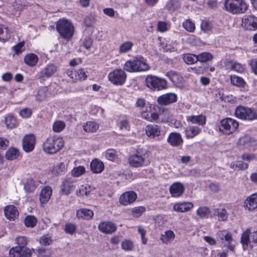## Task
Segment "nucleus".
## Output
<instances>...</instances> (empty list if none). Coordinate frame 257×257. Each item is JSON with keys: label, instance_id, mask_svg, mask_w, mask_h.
I'll list each match as a JSON object with an SVG mask.
<instances>
[{"label": "nucleus", "instance_id": "61", "mask_svg": "<svg viewBox=\"0 0 257 257\" xmlns=\"http://www.w3.org/2000/svg\"><path fill=\"white\" fill-rule=\"evenodd\" d=\"M65 230L67 233L72 234L76 231V226L73 223H67L65 225Z\"/></svg>", "mask_w": 257, "mask_h": 257}, {"label": "nucleus", "instance_id": "62", "mask_svg": "<svg viewBox=\"0 0 257 257\" xmlns=\"http://www.w3.org/2000/svg\"><path fill=\"white\" fill-rule=\"evenodd\" d=\"M250 247L252 248L257 245V231H253L250 234Z\"/></svg>", "mask_w": 257, "mask_h": 257}, {"label": "nucleus", "instance_id": "13", "mask_svg": "<svg viewBox=\"0 0 257 257\" xmlns=\"http://www.w3.org/2000/svg\"><path fill=\"white\" fill-rule=\"evenodd\" d=\"M36 138L33 134L27 135L23 139V149L27 153L31 152L34 150Z\"/></svg>", "mask_w": 257, "mask_h": 257}, {"label": "nucleus", "instance_id": "12", "mask_svg": "<svg viewBox=\"0 0 257 257\" xmlns=\"http://www.w3.org/2000/svg\"><path fill=\"white\" fill-rule=\"evenodd\" d=\"M32 254V250L26 247H14L9 251L10 257H31Z\"/></svg>", "mask_w": 257, "mask_h": 257}, {"label": "nucleus", "instance_id": "37", "mask_svg": "<svg viewBox=\"0 0 257 257\" xmlns=\"http://www.w3.org/2000/svg\"><path fill=\"white\" fill-rule=\"evenodd\" d=\"M175 237V234L172 230H169L166 231L164 234H162L161 237V240L165 244H168L173 241Z\"/></svg>", "mask_w": 257, "mask_h": 257}, {"label": "nucleus", "instance_id": "23", "mask_svg": "<svg viewBox=\"0 0 257 257\" xmlns=\"http://www.w3.org/2000/svg\"><path fill=\"white\" fill-rule=\"evenodd\" d=\"M187 139H193L201 132V129L197 126L188 125L184 130Z\"/></svg>", "mask_w": 257, "mask_h": 257}, {"label": "nucleus", "instance_id": "18", "mask_svg": "<svg viewBox=\"0 0 257 257\" xmlns=\"http://www.w3.org/2000/svg\"><path fill=\"white\" fill-rule=\"evenodd\" d=\"M4 215L10 221H15L19 217V213L17 208L12 205H7L4 208Z\"/></svg>", "mask_w": 257, "mask_h": 257}, {"label": "nucleus", "instance_id": "27", "mask_svg": "<svg viewBox=\"0 0 257 257\" xmlns=\"http://www.w3.org/2000/svg\"><path fill=\"white\" fill-rule=\"evenodd\" d=\"M193 206L191 202H181L175 204L173 206V209L177 212H185L192 208Z\"/></svg>", "mask_w": 257, "mask_h": 257}, {"label": "nucleus", "instance_id": "50", "mask_svg": "<svg viewBox=\"0 0 257 257\" xmlns=\"http://www.w3.org/2000/svg\"><path fill=\"white\" fill-rule=\"evenodd\" d=\"M75 80H84L87 77V75L84 69L81 68L76 71Z\"/></svg>", "mask_w": 257, "mask_h": 257}, {"label": "nucleus", "instance_id": "29", "mask_svg": "<svg viewBox=\"0 0 257 257\" xmlns=\"http://www.w3.org/2000/svg\"><path fill=\"white\" fill-rule=\"evenodd\" d=\"M250 229L247 228L243 232L241 235L240 242L244 250H245L249 245L250 247Z\"/></svg>", "mask_w": 257, "mask_h": 257}, {"label": "nucleus", "instance_id": "51", "mask_svg": "<svg viewBox=\"0 0 257 257\" xmlns=\"http://www.w3.org/2000/svg\"><path fill=\"white\" fill-rule=\"evenodd\" d=\"M121 247L125 251L132 250L134 247V243L130 240H124L121 242Z\"/></svg>", "mask_w": 257, "mask_h": 257}, {"label": "nucleus", "instance_id": "7", "mask_svg": "<svg viewBox=\"0 0 257 257\" xmlns=\"http://www.w3.org/2000/svg\"><path fill=\"white\" fill-rule=\"evenodd\" d=\"M239 123L237 121L232 118L226 117L220 121L219 130L220 132L226 135L233 133L238 127Z\"/></svg>", "mask_w": 257, "mask_h": 257}, {"label": "nucleus", "instance_id": "40", "mask_svg": "<svg viewBox=\"0 0 257 257\" xmlns=\"http://www.w3.org/2000/svg\"><path fill=\"white\" fill-rule=\"evenodd\" d=\"M5 122L8 128H13L17 125L16 118L11 114H9L5 117Z\"/></svg>", "mask_w": 257, "mask_h": 257}, {"label": "nucleus", "instance_id": "6", "mask_svg": "<svg viewBox=\"0 0 257 257\" xmlns=\"http://www.w3.org/2000/svg\"><path fill=\"white\" fill-rule=\"evenodd\" d=\"M234 115L236 117L245 120L257 119V112L254 109L243 106H238L236 108Z\"/></svg>", "mask_w": 257, "mask_h": 257}, {"label": "nucleus", "instance_id": "19", "mask_svg": "<svg viewBox=\"0 0 257 257\" xmlns=\"http://www.w3.org/2000/svg\"><path fill=\"white\" fill-rule=\"evenodd\" d=\"M137 195L134 191H128L123 193L119 197L120 203L123 205L133 203L137 199Z\"/></svg>", "mask_w": 257, "mask_h": 257}, {"label": "nucleus", "instance_id": "41", "mask_svg": "<svg viewBox=\"0 0 257 257\" xmlns=\"http://www.w3.org/2000/svg\"><path fill=\"white\" fill-rule=\"evenodd\" d=\"M37 223V218L33 215L27 216L24 220L25 225L28 227H34L36 225Z\"/></svg>", "mask_w": 257, "mask_h": 257}, {"label": "nucleus", "instance_id": "4", "mask_svg": "<svg viewBox=\"0 0 257 257\" xmlns=\"http://www.w3.org/2000/svg\"><path fill=\"white\" fill-rule=\"evenodd\" d=\"M56 29L60 35L65 39H70L74 34V27L69 21L62 19L57 23Z\"/></svg>", "mask_w": 257, "mask_h": 257}, {"label": "nucleus", "instance_id": "10", "mask_svg": "<svg viewBox=\"0 0 257 257\" xmlns=\"http://www.w3.org/2000/svg\"><path fill=\"white\" fill-rule=\"evenodd\" d=\"M110 82L115 85H122L125 82L126 74L121 69H115L108 74Z\"/></svg>", "mask_w": 257, "mask_h": 257}, {"label": "nucleus", "instance_id": "9", "mask_svg": "<svg viewBox=\"0 0 257 257\" xmlns=\"http://www.w3.org/2000/svg\"><path fill=\"white\" fill-rule=\"evenodd\" d=\"M165 75L175 87L179 88H183L185 87L186 82L181 73L171 70L166 72Z\"/></svg>", "mask_w": 257, "mask_h": 257}, {"label": "nucleus", "instance_id": "36", "mask_svg": "<svg viewBox=\"0 0 257 257\" xmlns=\"http://www.w3.org/2000/svg\"><path fill=\"white\" fill-rule=\"evenodd\" d=\"M213 216H217L219 221H225L228 218V214L224 208H216L213 211Z\"/></svg>", "mask_w": 257, "mask_h": 257}, {"label": "nucleus", "instance_id": "38", "mask_svg": "<svg viewBox=\"0 0 257 257\" xmlns=\"http://www.w3.org/2000/svg\"><path fill=\"white\" fill-rule=\"evenodd\" d=\"M20 155V152L18 149L15 148H10L6 152V158L7 160H13L17 159Z\"/></svg>", "mask_w": 257, "mask_h": 257}, {"label": "nucleus", "instance_id": "20", "mask_svg": "<svg viewBox=\"0 0 257 257\" xmlns=\"http://www.w3.org/2000/svg\"><path fill=\"white\" fill-rule=\"evenodd\" d=\"M170 193L172 196L178 197L181 196L184 192L185 188L183 184L180 182L174 183L169 188Z\"/></svg>", "mask_w": 257, "mask_h": 257}, {"label": "nucleus", "instance_id": "39", "mask_svg": "<svg viewBox=\"0 0 257 257\" xmlns=\"http://www.w3.org/2000/svg\"><path fill=\"white\" fill-rule=\"evenodd\" d=\"M83 127L84 131L86 132L93 133L98 128V125L95 122L89 121L84 124Z\"/></svg>", "mask_w": 257, "mask_h": 257}, {"label": "nucleus", "instance_id": "52", "mask_svg": "<svg viewBox=\"0 0 257 257\" xmlns=\"http://www.w3.org/2000/svg\"><path fill=\"white\" fill-rule=\"evenodd\" d=\"M90 186L87 188L86 186L82 185L78 190H76V194L78 196H88L90 192Z\"/></svg>", "mask_w": 257, "mask_h": 257}, {"label": "nucleus", "instance_id": "14", "mask_svg": "<svg viewBox=\"0 0 257 257\" xmlns=\"http://www.w3.org/2000/svg\"><path fill=\"white\" fill-rule=\"evenodd\" d=\"M256 141L252 137L248 135H245L240 137L237 142V145L240 149H249L255 146Z\"/></svg>", "mask_w": 257, "mask_h": 257}, {"label": "nucleus", "instance_id": "42", "mask_svg": "<svg viewBox=\"0 0 257 257\" xmlns=\"http://www.w3.org/2000/svg\"><path fill=\"white\" fill-rule=\"evenodd\" d=\"M230 80L232 84L238 87H243L245 83L244 80L241 77L235 75L230 76Z\"/></svg>", "mask_w": 257, "mask_h": 257}, {"label": "nucleus", "instance_id": "32", "mask_svg": "<svg viewBox=\"0 0 257 257\" xmlns=\"http://www.w3.org/2000/svg\"><path fill=\"white\" fill-rule=\"evenodd\" d=\"M49 94L48 88L46 86L40 87L35 95L36 100L38 101H43L46 99Z\"/></svg>", "mask_w": 257, "mask_h": 257}, {"label": "nucleus", "instance_id": "60", "mask_svg": "<svg viewBox=\"0 0 257 257\" xmlns=\"http://www.w3.org/2000/svg\"><path fill=\"white\" fill-rule=\"evenodd\" d=\"M38 253L41 257H50L52 254V252L50 249L44 248H39Z\"/></svg>", "mask_w": 257, "mask_h": 257}, {"label": "nucleus", "instance_id": "54", "mask_svg": "<svg viewBox=\"0 0 257 257\" xmlns=\"http://www.w3.org/2000/svg\"><path fill=\"white\" fill-rule=\"evenodd\" d=\"M145 211V207L143 206H138L133 208L132 210V212L134 217L138 218L141 216L142 213H143Z\"/></svg>", "mask_w": 257, "mask_h": 257}, {"label": "nucleus", "instance_id": "53", "mask_svg": "<svg viewBox=\"0 0 257 257\" xmlns=\"http://www.w3.org/2000/svg\"><path fill=\"white\" fill-rule=\"evenodd\" d=\"M85 172V169L83 166H78L74 168L72 170V175L73 176L77 177L84 174Z\"/></svg>", "mask_w": 257, "mask_h": 257}, {"label": "nucleus", "instance_id": "31", "mask_svg": "<svg viewBox=\"0 0 257 257\" xmlns=\"http://www.w3.org/2000/svg\"><path fill=\"white\" fill-rule=\"evenodd\" d=\"M94 213L92 210L86 208L80 209L76 212V215L78 218L86 220L91 219Z\"/></svg>", "mask_w": 257, "mask_h": 257}, {"label": "nucleus", "instance_id": "49", "mask_svg": "<svg viewBox=\"0 0 257 257\" xmlns=\"http://www.w3.org/2000/svg\"><path fill=\"white\" fill-rule=\"evenodd\" d=\"M217 235L221 240H225L229 243L232 240L231 234L230 233L226 232L225 231H219L217 233Z\"/></svg>", "mask_w": 257, "mask_h": 257}, {"label": "nucleus", "instance_id": "56", "mask_svg": "<svg viewBox=\"0 0 257 257\" xmlns=\"http://www.w3.org/2000/svg\"><path fill=\"white\" fill-rule=\"evenodd\" d=\"M184 28L189 32H193L195 29V24L190 20H186L183 23Z\"/></svg>", "mask_w": 257, "mask_h": 257}, {"label": "nucleus", "instance_id": "26", "mask_svg": "<svg viewBox=\"0 0 257 257\" xmlns=\"http://www.w3.org/2000/svg\"><path fill=\"white\" fill-rule=\"evenodd\" d=\"M75 188L74 182L69 179H67L63 182L61 186V191L63 195H68L70 194Z\"/></svg>", "mask_w": 257, "mask_h": 257}, {"label": "nucleus", "instance_id": "48", "mask_svg": "<svg viewBox=\"0 0 257 257\" xmlns=\"http://www.w3.org/2000/svg\"><path fill=\"white\" fill-rule=\"evenodd\" d=\"M133 44L130 41L124 42L119 46V52L125 53L128 52L132 48Z\"/></svg>", "mask_w": 257, "mask_h": 257}, {"label": "nucleus", "instance_id": "15", "mask_svg": "<svg viewBox=\"0 0 257 257\" xmlns=\"http://www.w3.org/2000/svg\"><path fill=\"white\" fill-rule=\"evenodd\" d=\"M242 26L246 30L257 29V18L252 16H245L242 20Z\"/></svg>", "mask_w": 257, "mask_h": 257}, {"label": "nucleus", "instance_id": "59", "mask_svg": "<svg viewBox=\"0 0 257 257\" xmlns=\"http://www.w3.org/2000/svg\"><path fill=\"white\" fill-rule=\"evenodd\" d=\"M53 240L49 235H44L40 239L41 244L44 245H49L52 243Z\"/></svg>", "mask_w": 257, "mask_h": 257}, {"label": "nucleus", "instance_id": "16", "mask_svg": "<svg viewBox=\"0 0 257 257\" xmlns=\"http://www.w3.org/2000/svg\"><path fill=\"white\" fill-rule=\"evenodd\" d=\"M98 228L103 233L111 234L116 231L117 226L111 221H102L99 224Z\"/></svg>", "mask_w": 257, "mask_h": 257}, {"label": "nucleus", "instance_id": "47", "mask_svg": "<svg viewBox=\"0 0 257 257\" xmlns=\"http://www.w3.org/2000/svg\"><path fill=\"white\" fill-rule=\"evenodd\" d=\"M96 16L94 14H90L87 16L84 19V23L86 27H93L96 22Z\"/></svg>", "mask_w": 257, "mask_h": 257}, {"label": "nucleus", "instance_id": "1", "mask_svg": "<svg viewBox=\"0 0 257 257\" xmlns=\"http://www.w3.org/2000/svg\"><path fill=\"white\" fill-rule=\"evenodd\" d=\"M123 69L130 72L146 71L150 69L146 60L141 56H138L132 60H127Z\"/></svg>", "mask_w": 257, "mask_h": 257}, {"label": "nucleus", "instance_id": "24", "mask_svg": "<svg viewBox=\"0 0 257 257\" xmlns=\"http://www.w3.org/2000/svg\"><path fill=\"white\" fill-rule=\"evenodd\" d=\"M52 189L50 186H45L41 191L40 194V201L41 204L47 203L52 195Z\"/></svg>", "mask_w": 257, "mask_h": 257}, {"label": "nucleus", "instance_id": "21", "mask_svg": "<svg viewBox=\"0 0 257 257\" xmlns=\"http://www.w3.org/2000/svg\"><path fill=\"white\" fill-rule=\"evenodd\" d=\"M244 206L248 210H253L257 208V193L247 197L244 202Z\"/></svg>", "mask_w": 257, "mask_h": 257}, {"label": "nucleus", "instance_id": "11", "mask_svg": "<svg viewBox=\"0 0 257 257\" xmlns=\"http://www.w3.org/2000/svg\"><path fill=\"white\" fill-rule=\"evenodd\" d=\"M57 66L53 64H48L43 68L38 75V79L40 82L45 81L47 79L53 76L57 72Z\"/></svg>", "mask_w": 257, "mask_h": 257}, {"label": "nucleus", "instance_id": "8", "mask_svg": "<svg viewBox=\"0 0 257 257\" xmlns=\"http://www.w3.org/2000/svg\"><path fill=\"white\" fill-rule=\"evenodd\" d=\"M147 86L154 91H159L165 89L167 82L165 79L156 76L149 75L146 78Z\"/></svg>", "mask_w": 257, "mask_h": 257}, {"label": "nucleus", "instance_id": "44", "mask_svg": "<svg viewBox=\"0 0 257 257\" xmlns=\"http://www.w3.org/2000/svg\"><path fill=\"white\" fill-rule=\"evenodd\" d=\"M183 60L189 65L193 64L198 61L197 58V55L192 54H186L183 55Z\"/></svg>", "mask_w": 257, "mask_h": 257}, {"label": "nucleus", "instance_id": "17", "mask_svg": "<svg viewBox=\"0 0 257 257\" xmlns=\"http://www.w3.org/2000/svg\"><path fill=\"white\" fill-rule=\"evenodd\" d=\"M177 96L173 93H168L163 94L157 99L158 103L162 105H168L176 102Z\"/></svg>", "mask_w": 257, "mask_h": 257}, {"label": "nucleus", "instance_id": "55", "mask_svg": "<svg viewBox=\"0 0 257 257\" xmlns=\"http://www.w3.org/2000/svg\"><path fill=\"white\" fill-rule=\"evenodd\" d=\"M16 243L18 245L16 247H20V248L25 247L28 243V239L26 236H19L16 239Z\"/></svg>", "mask_w": 257, "mask_h": 257}, {"label": "nucleus", "instance_id": "64", "mask_svg": "<svg viewBox=\"0 0 257 257\" xmlns=\"http://www.w3.org/2000/svg\"><path fill=\"white\" fill-rule=\"evenodd\" d=\"M19 114L23 118H28L31 115L32 111L30 108H24L20 111Z\"/></svg>", "mask_w": 257, "mask_h": 257}, {"label": "nucleus", "instance_id": "57", "mask_svg": "<svg viewBox=\"0 0 257 257\" xmlns=\"http://www.w3.org/2000/svg\"><path fill=\"white\" fill-rule=\"evenodd\" d=\"M65 127V124L63 121H57L53 124V130L55 132H60L64 129Z\"/></svg>", "mask_w": 257, "mask_h": 257}, {"label": "nucleus", "instance_id": "34", "mask_svg": "<svg viewBox=\"0 0 257 257\" xmlns=\"http://www.w3.org/2000/svg\"><path fill=\"white\" fill-rule=\"evenodd\" d=\"M25 63L28 66L31 67L35 66L38 61V56L33 53L27 54L24 59Z\"/></svg>", "mask_w": 257, "mask_h": 257}, {"label": "nucleus", "instance_id": "33", "mask_svg": "<svg viewBox=\"0 0 257 257\" xmlns=\"http://www.w3.org/2000/svg\"><path fill=\"white\" fill-rule=\"evenodd\" d=\"M38 183L32 178H29L24 184V189L28 193L34 192L37 188Z\"/></svg>", "mask_w": 257, "mask_h": 257}, {"label": "nucleus", "instance_id": "35", "mask_svg": "<svg viewBox=\"0 0 257 257\" xmlns=\"http://www.w3.org/2000/svg\"><path fill=\"white\" fill-rule=\"evenodd\" d=\"M227 69L235 71L238 73H242L244 71V68L242 65L234 61H230L226 64Z\"/></svg>", "mask_w": 257, "mask_h": 257}, {"label": "nucleus", "instance_id": "46", "mask_svg": "<svg viewBox=\"0 0 257 257\" xmlns=\"http://www.w3.org/2000/svg\"><path fill=\"white\" fill-rule=\"evenodd\" d=\"M105 156L107 160L111 161H115L117 158L116 151L112 149L107 150Z\"/></svg>", "mask_w": 257, "mask_h": 257}, {"label": "nucleus", "instance_id": "43", "mask_svg": "<svg viewBox=\"0 0 257 257\" xmlns=\"http://www.w3.org/2000/svg\"><path fill=\"white\" fill-rule=\"evenodd\" d=\"M197 58L198 59V61L203 63L212 60L213 56L209 52H204L197 55Z\"/></svg>", "mask_w": 257, "mask_h": 257}, {"label": "nucleus", "instance_id": "25", "mask_svg": "<svg viewBox=\"0 0 257 257\" xmlns=\"http://www.w3.org/2000/svg\"><path fill=\"white\" fill-rule=\"evenodd\" d=\"M147 135L149 137L155 138L161 135L160 127L157 124L148 125L145 128Z\"/></svg>", "mask_w": 257, "mask_h": 257}, {"label": "nucleus", "instance_id": "22", "mask_svg": "<svg viewBox=\"0 0 257 257\" xmlns=\"http://www.w3.org/2000/svg\"><path fill=\"white\" fill-rule=\"evenodd\" d=\"M181 135L177 133H171L168 136L167 142L173 147H178L183 143Z\"/></svg>", "mask_w": 257, "mask_h": 257}, {"label": "nucleus", "instance_id": "2", "mask_svg": "<svg viewBox=\"0 0 257 257\" xmlns=\"http://www.w3.org/2000/svg\"><path fill=\"white\" fill-rule=\"evenodd\" d=\"M64 142L61 137H52L48 138L43 145L44 151L48 154H55L64 146Z\"/></svg>", "mask_w": 257, "mask_h": 257}, {"label": "nucleus", "instance_id": "63", "mask_svg": "<svg viewBox=\"0 0 257 257\" xmlns=\"http://www.w3.org/2000/svg\"><path fill=\"white\" fill-rule=\"evenodd\" d=\"M200 27L202 31L206 32L209 31L211 29L212 25L209 22L206 20H203L201 22Z\"/></svg>", "mask_w": 257, "mask_h": 257}, {"label": "nucleus", "instance_id": "5", "mask_svg": "<svg viewBox=\"0 0 257 257\" xmlns=\"http://www.w3.org/2000/svg\"><path fill=\"white\" fill-rule=\"evenodd\" d=\"M148 150L143 148H138L134 155L128 158L130 166L134 168L143 167L147 158Z\"/></svg>", "mask_w": 257, "mask_h": 257}, {"label": "nucleus", "instance_id": "45", "mask_svg": "<svg viewBox=\"0 0 257 257\" xmlns=\"http://www.w3.org/2000/svg\"><path fill=\"white\" fill-rule=\"evenodd\" d=\"M166 7L169 11H175L179 8L180 4L178 1L170 0L166 4Z\"/></svg>", "mask_w": 257, "mask_h": 257}, {"label": "nucleus", "instance_id": "30", "mask_svg": "<svg viewBox=\"0 0 257 257\" xmlns=\"http://www.w3.org/2000/svg\"><path fill=\"white\" fill-rule=\"evenodd\" d=\"M104 168L103 163L98 159H94L90 163L91 170L94 173H100Z\"/></svg>", "mask_w": 257, "mask_h": 257}, {"label": "nucleus", "instance_id": "3", "mask_svg": "<svg viewBox=\"0 0 257 257\" xmlns=\"http://www.w3.org/2000/svg\"><path fill=\"white\" fill-rule=\"evenodd\" d=\"M224 6L225 10L233 14L244 13L247 9V5L243 0H225Z\"/></svg>", "mask_w": 257, "mask_h": 257}, {"label": "nucleus", "instance_id": "58", "mask_svg": "<svg viewBox=\"0 0 257 257\" xmlns=\"http://www.w3.org/2000/svg\"><path fill=\"white\" fill-rule=\"evenodd\" d=\"M209 213L210 210L206 207H200L197 211V214L202 218L207 217Z\"/></svg>", "mask_w": 257, "mask_h": 257}, {"label": "nucleus", "instance_id": "28", "mask_svg": "<svg viewBox=\"0 0 257 257\" xmlns=\"http://www.w3.org/2000/svg\"><path fill=\"white\" fill-rule=\"evenodd\" d=\"M187 120L192 123H195L201 126H204L206 122V117L202 114L198 115H192L187 117Z\"/></svg>", "mask_w": 257, "mask_h": 257}]
</instances>
